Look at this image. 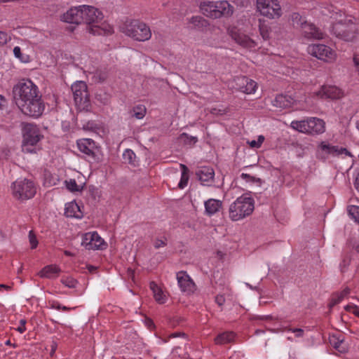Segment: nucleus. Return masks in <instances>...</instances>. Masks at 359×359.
I'll return each instance as SVG.
<instances>
[{"label": "nucleus", "instance_id": "1", "mask_svg": "<svg viewBox=\"0 0 359 359\" xmlns=\"http://www.w3.org/2000/svg\"><path fill=\"white\" fill-rule=\"evenodd\" d=\"M332 32L339 39L346 41H353L357 34L358 27L355 18L336 9L330 12Z\"/></svg>", "mask_w": 359, "mask_h": 359}, {"label": "nucleus", "instance_id": "2", "mask_svg": "<svg viewBox=\"0 0 359 359\" xmlns=\"http://www.w3.org/2000/svg\"><path fill=\"white\" fill-rule=\"evenodd\" d=\"M82 23L88 25V30L93 35H108L113 32V28L109 25L99 23L103 19V14L93 6H82Z\"/></svg>", "mask_w": 359, "mask_h": 359}, {"label": "nucleus", "instance_id": "3", "mask_svg": "<svg viewBox=\"0 0 359 359\" xmlns=\"http://www.w3.org/2000/svg\"><path fill=\"white\" fill-rule=\"evenodd\" d=\"M199 8L203 15L211 19L229 18L234 12V7L226 0L203 1Z\"/></svg>", "mask_w": 359, "mask_h": 359}, {"label": "nucleus", "instance_id": "4", "mask_svg": "<svg viewBox=\"0 0 359 359\" xmlns=\"http://www.w3.org/2000/svg\"><path fill=\"white\" fill-rule=\"evenodd\" d=\"M22 149L24 153H36L37 144L43 137L40 129L33 123H23Z\"/></svg>", "mask_w": 359, "mask_h": 359}, {"label": "nucleus", "instance_id": "5", "mask_svg": "<svg viewBox=\"0 0 359 359\" xmlns=\"http://www.w3.org/2000/svg\"><path fill=\"white\" fill-rule=\"evenodd\" d=\"M254 208L253 198L246 196H240L230 205L229 217L232 221L241 220L251 215Z\"/></svg>", "mask_w": 359, "mask_h": 359}, {"label": "nucleus", "instance_id": "6", "mask_svg": "<svg viewBox=\"0 0 359 359\" xmlns=\"http://www.w3.org/2000/svg\"><path fill=\"white\" fill-rule=\"evenodd\" d=\"M121 30L127 36L140 41L148 40L151 36L149 27L138 20L126 21L121 27Z\"/></svg>", "mask_w": 359, "mask_h": 359}, {"label": "nucleus", "instance_id": "7", "mask_svg": "<svg viewBox=\"0 0 359 359\" xmlns=\"http://www.w3.org/2000/svg\"><path fill=\"white\" fill-rule=\"evenodd\" d=\"M341 155L350 156V152L344 147L333 145L327 141L319 143L316 150V157L323 162H330L331 159Z\"/></svg>", "mask_w": 359, "mask_h": 359}, {"label": "nucleus", "instance_id": "8", "mask_svg": "<svg viewBox=\"0 0 359 359\" xmlns=\"http://www.w3.org/2000/svg\"><path fill=\"white\" fill-rule=\"evenodd\" d=\"M13 93L16 104L17 101L26 102L39 95L37 86L30 80L19 81L13 87Z\"/></svg>", "mask_w": 359, "mask_h": 359}, {"label": "nucleus", "instance_id": "9", "mask_svg": "<svg viewBox=\"0 0 359 359\" xmlns=\"http://www.w3.org/2000/svg\"><path fill=\"white\" fill-rule=\"evenodd\" d=\"M17 106L24 114L34 118L39 117L45 109L40 95L27 100L26 102L17 101Z\"/></svg>", "mask_w": 359, "mask_h": 359}, {"label": "nucleus", "instance_id": "10", "mask_svg": "<svg viewBox=\"0 0 359 359\" xmlns=\"http://www.w3.org/2000/svg\"><path fill=\"white\" fill-rule=\"evenodd\" d=\"M17 106L24 114L34 118L39 117L45 109L40 95L27 100L26 102L17 101Z\"/></svg>", "mask_w": 359, "mask_h": 359}, {"label": "nucleus", "instance_id": "11", "mask_svg": "<svg viewBox=\"0 0 359 359\" xmlns=\"http://www.w3.org/2000/svg\"><path fill=\"white\" fill-rule=\"evenodd\" d=\"M12 189L13 196L16 198L21 200L29 199L36 192L34 183L27 179L15 181L13 184Z\"/></svg>", "mask_w": 359, "mask_h": 359}, {"label": "nucleus", "instance_id": "12", "mask_svg": "<svg viewBox=\"0 0 359 359\" xmlns=\"http://www.w3.org/2000/svg\"><path fill=\"white\" fill-rule=\"evenodd\" d=\"M257 8L261 15L269 19L279 18L282 15L278 0H257Z\"/></svg>", "mask_w": 359, "mask_h": 359}, {"label": "nucleus", "instance_id": "13", "mask_svg": "<svg viewBox=\"0 0 359 359\" xmlns=\"http://www.w3.org/2000/svg\"><path fill=\"white\" fill-rule=\"evenodd\" d=\"M71 88L76 104L83 109L87 108L90 102L87 84L84 81H76Z\"/></svg>", "mask_w": 359, "mask_h": 359}, {"label": "nucleus", "instance_id": "14", "mask_svg": "<svg viewBox=\"0 0 359 359\" xmlns=\"http://www.w3.org/2000/svg\"><path fill=\"white\" fill-rule=\"evenodd\" d=\"M77 146L81 152L86 155L89 161L100 160V149L91 139H81L77 141Z\"/></svg>", "mask_w": 359, "mask_h": 359}, {"label": "nucleus", "instance_id": "15", "mask_svg": "<svg viewBox=\"0 0 359 359\" xmlns=\"http://www.w3.org/2000/svg\"><path fill=\"white\" fill-rule=\"evenodd\" d=\"M81 245L87 250H102L107 246L104 240L95 231L85 233Z\"/></svg>", "mask_w": 359, "mask_h": 359}, {"label": "nucleus", "instance_id": "16", "mask_svg": "<svg viewBox=\"0 0 359 359\" xmlns=\"http://www.w3.org/2000/svg\"><path fill=\"white\" fill-rule=\"evenodd\" d=\"M337 54L330 46L316 43V58L326 62H332L336 60Z\"/></svg>", "mask_w": 359, "mask_h": 359}, {"label": "nucleus", "instance_id": "17", "mask_svg": "<svg viewBox=\"0 0 359 359\" xmlns=\"http://www.w3.org/2000/svg\"><path fill=\"white\" fill-rule=\"evenodd\" d=\"M316 95L323 99L338 100L344 96V93L335 86H323L318 93H316Z\"/></svg>", "mask_w": 359, "mask_h": 359}, {"label": "nucleus", "instance_id": "18", "mask_svg": "<svg viewBox=\"0 0 359 359\" xmlns=\"http://www.w3.org/2000/svg\"><path fill=\"white\" fill-rule=\"evenodd\" d=\"M177 280L182 292L191 294L196 290V287L194 282L186 271H179L177 273Z\"/></svg>", "mask_w": 359, "mask_h": 359}, {"label": "nucleus", "instance_id": "19", "mask_svg": "<svg viewBox=\"0 0 359 359\" xmlns=\"http://www.w3.org/2000/svg\"><path fill=\"white\" fill-rule=\"evenodd\" d=\"M236 88L244 93L251 94L255 92L257 83L246 76H238L234 79Z\"/></svg>", "mask_w": 359, "mask_h": 359}, {"label": "nucleus", "instance_id": "20", "mask_svg": "<svg viewBox=\"0 0 359 359\" xmlns=\"http://www.w3.org/2000/svg\"><path fill=\"white\" fill-rule=\"evenodd\" d=\"M231 37L239 45L245 48H252L257 46V43L248 35L241 32L236 28H232L229 32Z\"/></svg>", "mask_w": 359, "mask_h": 359}, {"label": "nucleus", "instance_id": "21", "mask_svg": "<svg viewBox=\"0 0 359 359\" xmlns=\"http://www.w3.org/2000/svg\"><path fill=\"white\" fill-rule=\"evenodd\" d=\"M82 6L73 7L65 13L61 20L67 23L81 24L82 23Z\"/></svg>", "mask_w": 359, "mask_h": 359}, {"label": "nucleus", "instance_id": "22", "mask_svg": "<svg viewBox=\"0 0 359 359\" xmlns=\"http://www.w3.org/2000/svg\"><path fill=\"white\" fill-rule=\"evenodd\" d=\"M328 343L336 351L341 353H344L348 350V346L344 341V337L341 333L337 332L330 334L328 337Z\"/></svg>", "mask_w": 359, "mask_h": 359}, {"label": "nucleus", "instance_id": "23", "mask_svg": "<svg viewBox=\"0 0 359 359\" xmlns=\"http://www.w3.org/2000/svg\"><path fill=\"white\" fill-rule=\"evenodd\" d=\"M196 175L203 185L210 186L214 182L215 172L210 167L199 168L196 172Z\"/></svg>", "mask_w": 359, "mask_h": 359}, {"label": "nucleus", "instance_id": "24", "mask_svg": "<svg viewBox=\"0 0 359 359\" xmlns=\"http://www.w3.org/2000/svg\"><path fill=\"white\" fill-rule=\"evenodd\" d=\"M292 128L304 133H312L314 130V118L306 121H296L291 123Z\"/></svg>", "mask_w": 359, "mask_h": 359}, {"label": "nucleus", "instance_id": "25", "mask_svg": "<svg viewBox=\"0 0 359 359\" xmlns=\"http://www.w3.org/2000/svg\"><path fill=\"white\" fill-rule=\"evenodd\" d=\"M205 213L208 216H212L217 213L222 207V201L214 198H210L205 201Z\"/></svg>", "mask_w": 359, "mask_h": 359}, {"label": "nucleus", "instance_id": "26", "mask_svg": "<svg viewBox=\"0 0 359 359\" xmlns=\"http://www.w3.org/2000/svg\"><path fill=\"white\" fill-rule=\"evenodd\" d=\"M294 102V100L290 96L286 95H278L273 101V105L276 107L285 109L291 107Z\"/></svg>", "mask_w": 359, "mask_h": 359}, {"label": "nucleus", "instance_id": "27", "mask_svg": "<svg viewBox=\"0 0 359 359\" xmlns=\"http://www.w3.org/2000/svg\"><path fill=\"white\" fill-rule=\"evenodd\" d=\"M61 271L60 267L56 265H47L44 266L38 273L41 278H54L57 277Z\"/></svg>", "mask_w": 359, "mask_h": 359}, {"label": "nucleus", "instance_id": "28", "mask_svg": "<svg viewBox=\"0 0 359 359\" xmlns=\"http://www.w3.org/2000/svg\"><path fill=\"white\" fill-rule=\"evenodd\" d=\"M65 215L67 217L81 218L83 217V212L80 210V207L75 202L66 204Z\"/></svg>", "mask_w": 359, "mask_h": 359}, {"label": "nucleus", "instance_id": "29", "mask_svg": "<svg viewBox=\"0 0 359 359\" xmlns=\"http://www.w3.org/2000/svg\"><path fill=\"white\" fill-rule=\"evenodd\" d=\"M60 181L59 177L55 173H51L48 170L44 171L43 184L45 187H51L58 184Z\"/></svg>", "mask_w": 359, "mask_h": 359}, {"label": "nucleus", "instance_id": "30", "mask_svg": "<svg viewBox=\"0 0 359 359\" xmlns=\"http://www.w3.org/2000/svg\"><path fill=\"white\" fill-rule=\"evenodd\" d=\"M235 333L233 332H226L217 335L215 339L216 344H226L233 341L235 338Z\"/></svg>", "mask_w": 359, "mask_h": 359}, {"label": "nucleus", "instance_id": "31", "mask_svg": "<svg viewBox=\"0 0 359 359\" xmlns=\"http://www.w3.org/2000/svg\"><path fill=\"white\" fill-rule=\"evenodd\" d=\"M129 113L131 117L142 119L146 114V108L143 105H137L133 107Z\"/></svg>", "mask_w": 359, "mask_h": 359}, {"label": "nucleus", "instance_id": "32", "mask_svg": "<svg viewBox=\"0 0 359 359\" xmlns=\"http://www.w3.org/2000/svg\"><path fill=\"white\" fill-rule=\"evenodd\" d=\"M180 166L182 170L181 180L180 182H179L178 187L180 189H183L187 185L189 181V169L186 165L183 164H181Z\"/></svg>", "mask_w": 359, "mask_h": 359}, {"label": "nucleus", "instance_id": "33", "mask_svg": "<svg viewBox=\"0 0 359 359\" xmlns=\"http://www.w3.org/2000/svg\"><path fill=\"white\" fill-rule=\"evenodd\" d=\"M302 34L306 39H312L314 36V27L311 24L306 22L301 28Z\"/></svg>", "mask_w": 359, "mask_h": 359}, {"label": "nucleus", "instance_id": "34", "mask_svg": "<svg viewBox=\"0 0 359 359\" xmlns=\"http://www.w3.org/2000/svg\"><path fill=\"white\" fill-rule=\"evenodd\" d=\"M292 25L294 27H299L300 28L307 22V21L301 16L299 13H293L292 15Z\"/></svg>", "mask_w": 359, "mask_h": 359}, {"label": "nucleus", "instance_id": "35", "mask_svg": "<svg viewBox=\"0 0 359 359\" xmlns=\"http://www.w3.org/2000/svg\"><path fill=\"white\" fill-rule=\"evenodd\" d=\"M189 22L193 24L196 27H202L207 24L206 20L201 16H193L189 20Z\"/></svg>", "mask_w": 359, "mask_h": 359}, {"label": "nucleus", "instance_id": "36", "mask_svg": "<svg viewBox=\"0 0 359 359\" xmlns=\"http://www.w3.org/2000/svg\"><path fill=\"white\" fill-rule=\"evenodd\" d=\"M348 215L359 224V207L350 205L348 207Z\"/></svg>", "mask_w": 359, "mask_h": 359}, {"label": "nucleus", "instance_id": "37", "mask_svg": "<svg viewBox=\"0 0 359 359\" xmlns=\"http://www.w3.org/2000/svg\"><path fill=\"white\" fill-rule=\"evenodd\" d=\"M123 158L126 162L133 164L135 158V154L131 149H126L123 154Z\"/></svg>", "mask_w": 359, "mask_h": 359}, {"label": "nucleus", "instance_id": "38", "mask_svg": "<svg viewBox=\"0 0 359 359\" xmlns=\"http://www.w3.org/2000/svg\"><path fill=\"white\" fill-rule=\"evenodd\" d=\"M325 131V122L320 118H316V134H322Z\"/></svg>", "mask_w": 359, "mask_h": 359}, {"label": "nucleus", "instance_id": "39", "mask_svg": "<svg viewBox=\"0 0 359 359\" xmlns=\"http://www.w3.org/2000/svg\"><path fill=\"white\" fill-rule=\"evenodd\" d=\"M60 281L63 285L69 288H74L77 284V280L71 277L62 278Z\"/></svg>", "mask_w": 359, "mask_h": 359}, {"label": "nucleus", "instance_id": "40", "mask_svg": "<svg viewBox=\"0 0 359 359\" xmlns=\"http://www.w3.org/2000/svg\"><path fill=\"white\" fill-rule=\"evenodd\" d=\"M180 139L182 140L185 144H194L198 141V138L194 136H189L187 133H182L180 136Z\"/></svg>", "mask_w": 359, "mask_h": 359}, {"label": "nucleus", "instance_id": "41", "mask_svg": "<svg viewBox=\"0 0 359 359\" xmlns=\"http://www.w3.org/2000/svg\"><path fill=\"white\" fill-rule=\"evenodd\" d=\"M344 299V298L341 297V295L339 294V292H336L332 294L329 306L330 307H332L336 304L340 303Z\"/></svg>", "mask_w": 359, "mask_h": 359}, {"label": "nucleus", "instance_id": "42", "mask_svg": "<svg viewBox=\"0 0 359 359\" xmlns=\"http://www.w3.org/2000/svg\"><path fill=\"white\" fill-rule=\"evenodd\" d=\"M259 32L262 37L264 40H268L269 39V28L266 25H259Z\"/></svg>", "mask_w": 359, "mask_h": 359}, {"label": "nucleus", "instance_id": "43", "mask_svg": "<svg viewBox=\"0 0 359 359\" xmlns=\"http://www.w3.org/2000/svg\"><path fill=\"white\" fill-rule=\"evenodd\" d=\"M167 245V238L165 237L156 238L154 241V246L156 249L163 248Z\"/></svg>", "mask_w": 359, "mask_h": 359}, {"label": "nucleus", "instance_id": "44", "mask_svg": "<svg viewBox=\"0 0 359 359\" xmlns=\"http://www.w3.org/2000/svg\"><path fill=\"white\" fill-rule=\"evenodd\" d=\"M154 296L156 301L158 303H159V304L165 303V298L160 288H157V291L154 290Z\"/></svg>", "mask_w": 359, "mask_h": 359}, {"label": "nucleus", "instance_id": "45", "mask_svg": "<svg viewBox=\"0 0 359 359\" xmlns=\"http://www.w3.org/2000/svg\"><path fill=\"white\" fill-rule=\"evenodd\" d=\"M66 187L71 191H79V186L75 180H70L69 182L66 181Z\"/></svg>", "mask_w": 359, "mask_h": 359}, {"label": "nucleus", "instance_id": "46", "mask_svg": "<svg viewBox=\"0 0 359 359\" xmlns=\"http://www.w3.org/2000/svg\"><path fill=\"white\" fill-rule=\"evenodd\" d=\"M264 140L263 135H259L257 140H252L249 142V144L252 148H259Z\"/></svg>", "mask_w": 359, "mask_h": 359}, {"label": "nucleus", "instance_id": "47", "mask_svg": "<svg viewBox=\"0 0 359 359\" xmlns=\"http://www.w3.org/2000/svg\"><path fill=\"white\" fill-rule=\"evenodd\" d=\"M29 241L32 249H34L37 247L38 241H37L36 235L34 234L33 231H30L29 232Z\"/></svg>", "mask_w": 359, "mask_h": 359}, {"label": "nucleus", "instance_id": "48", "mask_svg": "<svg viewBox=\"0 0 359 359\" xmlns=\"http://www.w3.org/2000/svg\"><path fill=\"white\" fill-rule=\"evenodd\" d=\"M95 98L97 100L100 101L102 104L108 103L109 100V95L106 93H97L95 95Z\"/></svg>", "mask_w": 359, "mask_h": 359}, {"label": "nucleus", "instance_id": "49", "mask_svg": "<svg viewBox=\"0 0 359 359\" xmlns=\"http://www.w3.org/2000/svg\"><path fill=\"white\" fill-rule=\"evenodd\" d=\"M346 309L348 312L354 314L355 316L359 318V307L358 306L354 305V304L348 305L346 307Z\"/></svg>", "mask_w": 359, "mask_h": 359}, {"label": "nucleus", "instance_id": "50", "mask_svg": "<svg viewBox=\"0 0 359 359\" xmlns=\"http://www.w3.org/2000/svg\"><path fill=\"white\" fill-rule=\"evenodd\" d=\"M11 39L7 33L0 31V45L6 44Z\"/></svg>", "mask_w": 359, "mask_h": 359}, {"label": "nucleus", "instance_id": "51", "mask_svg": "<svg viewBox=\"0 0 359 359\" xmlns=\"http://www.w3.org/2000/svg\"><path fill=\"white\" fill-rule=\"evenodd\" d=\"M241 177L242 179L245 180L248 182H260V179L256 178V177H252V176H250L248 174L242 173Z\"/></svg>", "mask_w": 359, "mask_h": 359}, {"label": "nucleus", "instance_id": "52", "mask_svg": "<svg viewBox=\"0 0 359 359\" xmlns=\"http://www.w3.org/2000/svg\"><path fill=\"white\" fill-rule=\"evenodd\" d=\"M353 61L355 70L358 72V74L359 75V54L355 53L353 55Z\"/></svg>", "mask_w": 359, "mask_h": 359}, {"label": "nucleus", "instance_id": "53", "mask_svg": "<svg viewBox=\"0 0 359 359\" xmlns=\"http://www.w3.org/2000/svg\"><path fill=\"white\" fill-rule=\"evenodd\" d=\"M215 302L219 306H222L225 302V298L222 294H218L215 297Z\"/></svg>", "mask_w": 359, "mask_h": 359}, {"label": "nucleus", "instance_id": "54", "mask_svg": "<svg viewBox=\"0 0 359 359\" xmlns=\"http://www.w3.org/2000/svg\"><path fill=\"white\" fill-rule=\"evenodd\" d=\"M288 330L292 331V332L296 334V337H300L303 336L304 330L300 328H295V329H288Z\"/></svg>", "mask_w": 359, "mask_h": 359}, {"label": "nucleus", "instance_id": "55", "mask_svg": "<svg viewBox=\"0 0 359 359\" xmlns=\"http://www.w3.org/2000/svg\"><path fill=\"white\" fill-rule=\"evenodd\" d=\"M145 325L149 329H153L155 327L154 323L153 320L150 318H146L145 320Z\"/></svg>", "mask_w": 359, "mask_h": 359}, {"label": "nucleus", "instance_id": "56", "mask_svg": "<svg viewBox=\"0 0 359 359\" xmlns=\"http://www.w3.org/2000/svg\"><path fill=\"white\" fill-rule=\"evenodd\" d=\"M25 320H20V326H19L17 329L18 332L20 333H23L25 331Z\"/></svg>", "mask_w": 359, "mask_h": 359}, {"label": "nucleus", "instance_id": "57", "mask_svg": "<svg viewBox=\"0 0 359 359\" xmlns=\"http://www.w3.org/2000/svg\"><path fill=\"white\" fill-rule=\"evenodd\" d=\"M61 306L62 305L57 302H55V301H53L50 303V308L51 309H56V310H60L61 309Z\"/></svg>", "mask_w": 359, "mask_h": 359}, {"label": "nucleus", "instance_id": "58", "mask_svg": "<svg viewBox=\"0 0 359 359\" xmlns=\"http://www.w3.org/2000/svg\"><path fill=\"white\" fill-rule=\"evenodd\" d=\"M13 53L15 55V56L18 58H20L21 57V49L19 46H15L14 48H13Z\"/></svg>", "mask_w": 359, "mask_h": 359}, {"label": "nucleus", "instance_id": "59", "mask_svg": "<svg viewBox=\"0 0 359 359\" xmlns=\"http://www.w3.org/2000/svg\"><path fill=\"white\" fill-rule=\"evenodd\" d=\"M350 293V289L346 287H345L342 291L339 292V294L341 295V297H346Z\"/></svg>", "mask_w": 359, "mask_h": 359}, {"label": "nucleus", "instance_id": "60", "mask_svg": "<svg viewBox=\"0 0 359 359\" xmlns=\"http://www.w3.org/2000/svg\"><path fill=\"white\" fill-rule=\"evenodd\" d=\"M316 39H323L324 38V34L321 32H320L316 27Z\"/></svg>", "mask_w": 359, "mask_h": 359}, {"label": "nucleus", "instance_id": "61", "mask_svg": "<svg viewBox=\"0 0 359 359\" xmlns=\"http://www.w3.org/2000/svg\"><path fill=\"white\" fill-rule=\"evenodd\" d=\"M211 114L218 115L223 114L224 113V110L218 109L216 108H212L210 111Z\"/></svg>", "mask_w": 359, "mask_h": 359}, {"label": "nucleus", "instance_id": "62", "mask_svg": "<svg viewBox=\"0 0 359 359\" xmlns=\"http://www.w3.org/2000/svg\"><path fill=\"white\" fill-rule=\"evenodd\" d=\"M186 334L184 332H174L169 335V338H174L177 337H185Z\"/></svg>", "mask_w": 359, "mask_h": 359}, {"label": "nucleus", "instance_id": "63", "mask_svg": "<svg viewBox=\"0 0 359 359\" xmlns=\"http://www.w3.org/2000/svg\"><path fill=\"white\" fill-rule=\"evenodd\" d=\"M355 188L359 191V172L357 174L355 182H354Z\"/></svg>", "mask_w": 359, "mask_h": 359}, {"label": "nucleus", "instance_id": "64", "mask_svg": "<svg viewBox=\"0 0 359 359\" xmlns=\"http://www.w3.org/2000/svg\"><path fill=\"white\" fill-rule=\"evenodd\" d=\"M352 248L355 249V250L359 253V241H355L353 243L351 244Z\"/></svg>", "mask_w": 359, "mask_h": 359}]
</instances>
